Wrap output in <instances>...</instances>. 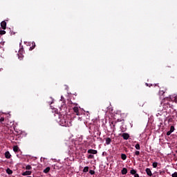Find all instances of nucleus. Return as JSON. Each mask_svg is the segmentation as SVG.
Segmentation results:
<instances>
[{
    "instance_id": "nucleus-1",
    "label": "nucleus",
    "mask_w": 177,
    "mask_h": 177,
    "mask_svg": "<svg viewBox=\"0 0 177 177\" xmlns=\"http://www.w3.org/2000/svg\"><path fill=\"white\" fill-rule=\"evenodd\" d=\"M175 97L174 95H170L169 97H167L162 100L161 105L162 106L165 110H167L168 109H171V104L169 102H174L175 100Z\"/></svg>"
},
{
    "instance_id": "nucleus-6",
    "label": "nucleus",
    "mask_w": 177,
    "mask_h": 177,
    "mask_svg": "<svg viewBox=\"0 0 177 177\" xmlns=\"http://www.w3.org/2000/svg\"><path fill=\"white\" fill-rule=\"evenodd\" d=\"M73 111L75 113L76 115H80V109H78V106L73 107Z\"/></svg>"
},
{
    "instance_id": "nucleus-33",
    "label": "nucleus",
    "mask_w": 177,
    "mask_h": 177,
    "mask_svg": "<svg viewBox=\"0 0 177 177\" xmlns=\"http://www.w3.org/2000/svg\"><path fill=\"white\" fill-rule=\"evenodd\" d=\"M134 177H139V174H136Z\"/></svg>"
},
{
    "instance_id": "nucleus-37",
    "label": "nucleus",
    "mask_w": 177,
    "mask_h": 177,
    "mask_svg": "<svg viewBox=\"0 0 177 177\" xmlns=\"http://www.w3.org/2000/svg\"><path fill=\"white\" fill-rule=\"evenodd\" d=\"M152 177H156V176H152Z\"/></svg>"
},
{
    "instance_id": "nucleus-7",
    "label": "nucleus",
    "mask_w": 177,
    "mask_h": 177,
    "mask_svg": "<svg viewBox=\"0 0 177 177\" xmlns=\"http://www.w3.org/2000/svg\"><path fill=\"white\" fill-rule=\"evenodd\" d=\"M1 27L3 30H6V21H1Z\"/></svg>"
},
{
    "instance_id": "nucleus-13",
    "label": "nucleus",
    "mask_w": 177,
    "mask_h": 177,
    "mask_svg": "<svg viewBox=\"0 0 177 177\" xmlns=\"http://www.w3.org/2000/svg\"><path fill=\"white\" fill-rule=\"evenodd\" d=\"M111 143V138H106V145H110Z\"/></svg>"
},
{
    "instance_id": "nucleus-8",
    "label": "nucleus",
    "mask_w": 177,
    "mask_h": 177,
    "mask_svg": "<svg viewBox=\"0 0 177 177\" xmlns=\"http://www.w3.org/2000/svg\"><path fill=\"white\" fill-rule=\"evenodd\" d=\"M31 174H32V171H24V173H22V175H23V176H27L28 175H31Z\"/></svg>"
},
{
    "instance_id": "nucleus-21",
    "label": "nucleus",
    "mask_w": 177,
    "mask_h": 177,
    "mask_svg": "<svg viewBox=\"0 0 177 177\" xmlns=\"http://www.w3.org/2000/svg\"><path fill=\"white\" fill-rule=\"evenodd\" d=\"M34 48H35V42H32V46L30 47V50H32V49H34Z\"/></svg>"
},
{
    "instance_id": "nucleus-16",
    "label": "nucleus",
    "mask_w": 177,
    "mask_h": 177,
    "mask_svg": "<svg viewBox=\"0 0 177 177\" xmlns=\"http://www.w3.org/2000/svg\"><path fill=\"white\" fill-rule=\"evenodd\" d=\"M13 150L15 152L19 151V147L17 145L13 147Z\"/></svg>"
},
{
    "instance_id": "nucleus-4",
    "label": "nucleus",
    "mask_w": 177,
    "mask_h": 177,
    "mask_svg": "<svg viewBox=\"0 0 177 177\" xmlns=\"http://www.w3.org/2000/svg\"><path fill=\"white\" fill-rule=\"evenodd\" d=\"M145 172L147 175H148V176H153V173H151V170L150 169V168H147L145 169Z\"/></svg>"
},
{
    "instance_id": "nucleus-18",
    "label": "nucleus",
    "mask_w": 177,
    "mask_h": 177,
    "mask_svg": "<svg viewBox=\"0 0 177 177\" xmlns=\"http://www.w3.org/2000/svg\"><path fill=\"white\" fill-rule=\"evenodd\" d=\"M135 148L136 149V150H140V145L136 144L135 145Z\"/></svg>"
},
{
    "instance_id": "nucleus-34",
    "label": "nucleus",
    "mask_w": 177,
    "mask_h": 177,
    "mask_svg": "<svg viewBox=\"0 0 177 177\" xmlns=\"http://www.w3.org/2000/svg\"><path fill=\"white\" fill-rule=\"evenodd\" d=\"M159 174H160V175H162V171H160Z\"/></svg>"
},
{
    "instance_id": "nucleus-38",
    "label": "nucleus",
    "mask_w": 177,
    "mask_h": 177,
    "mask_svg": "<svg viewBox=\"0 0 177 177\" xmlns=\"http://www.w3.org/2000/svg\"><path fill=\"white\" fill-rule=\"evenodd\" d=\"M27 177H31V176H27Z\"/></svg>"
},
{
    "instance_id": "nucleus-25",
    "label": "nucleus",
    "mask_w": 177,
    "mask_h": 177,
    "mask_svg": "<svg viewBox=\"0 0 177 177\" xmlns=\"http://www.w3.org/2000/svg\"><path fill=\"white\" fill-rule=\"evenodd\" d=\"M135 155H136V156H140V151H136Z\"/></svg>"
},
{
    "instance_id": "nucleus-9",
    "label": "nucleus",
    "mask_w": 177,
    "mask_h": 177,
    "mask_svg": "<svg viewBox=\"0 0 177 177\" xmlns=\"http://www.w3.org/2000/svg\"><path fill=\"white\" fill-rule=\"evenodd\" d=\"M122 175H127V174H128V169H127V168L124 167L122 171Z\"/></svg>"
},
{
    "instance_id": "nucleus-15",
    "label": "nucleus",
    "mask_w": 177,
    "mask_h": 177,
    "mask_svg": "<svg viewBox=\"0 0 177 177\" xmlns=\"http://www.w3.org/2000/svg\"><path fill=\"white\" fill-rule=\"evenodd\" d=\"M130 174H131V175H134V176H136V170H135V169H131V171H130Z\"/></svg>"
},
{
    "instance_id": "nucleus-5",
    "label": "nucleus",
    "mask_w": 177,
    "mask_h": 177,
    "mask_svg": "<svg viewBox=\"0 0 177 177\" xmlns=\"http://www.w3.org/2000/svg\"><path fill=\"white\" fill-rule=\"evenodd\" d=\"M87 153L88 154H97V150H95V149H88L87 151Z\"/></svg>"
},
{
    "instance_id": "nucleus-28",
    "label": "nucleus",
    "mask_w": 177,
    "mask_h": 177,
    "mask_svg": "<svg viewBox=\"0 0 177 177\" xmlns=\"http://www.w3.org/2000/svg\"><path fill=\"white\" fill-rule=\"evenodd\" d=\"M3 121H5V118L1 117V118H0V122H3Z\"/></svg>"
},
{
    "instance_id": "nucleus-3",
    "label": "nucleus",
    "mask_w": 177,
    "mask_h": 177,
    "mask_svg": "<svg viewBox=\"0 0 177 177\" xmlns=\"http://www.w3.org/2000/svg\"><path fill=\"white\" fill-rule=\"evenodd\" d=\"M122 138H123L124 140H128L129 139V135L128 133H124L122 134Z\"/></svg>"
},
{
    "instance_id": "nucleus-26",
    "label": "nucleus",
    "mask_w": 177,
    "mask_h": 177,
    "mask_svg": "<svg viewBox=\"0 0 177 177\" xmlns=\"http://www.w3.org/2000/svg\"><path fill=\"white\" fill-rule=\"evenodd\" d=\"M89 174H90L91 175H95V171H93V170H90V171H89Z\"/></svg>"
},
{
    "instance_id": "nucleus-29",
    "label": "nucleus",
    "mask_w": 177,
    "mask_h": 177,
    "mask_svg": "<svg viewBox=\"0 0 177 177\" xmlns=\"http://www.w3.org/2000/svg\"><path fill=\"white\" fill-rule=\"evenodd\" d=\"M94 158V156H93V155H92V154H90L88 156V159H92V158Z\"/></svg>"
},
{
    "instance_id": "nucleus-30",
    "label": "nucleus",
    "mask_w": 177,
    "mask_h": 177,
    "mask_svg": "<svg viewBox=\"0 0 177 177\" xmlns=\"http://www.w3.org/2000/svg\"><path fill=\"white\" fill-rule=\"evenodd\" d=\"M172 133L171 132V131L169 130V131L167 132V136H169V135H171Z\"/></svg>"
},
{
    "instance_id": "nucleus-23",
    "label": "nucleus",
    "mask_w": 177,
    "mask_h": 177,
    "mask_svg": "<svg viewBox=\"0 0 177 177\" xmlns=\"http://www.w3.org/2000/svg\"><path fill=\"white\" fill-rule=\"evenodd\" d=\"M164 93H165V91H164L163 90H160L159 95H161L162 96Z\"/></svg>"
},
{
    "instance_id": "nucleus-12",
    "label": "nucleus",
    "mask_w": 177,
    "mask_h": 177,
    "mask_svg": "<svg viewBox=\"0 0 177 177\" xmlns=\"http://www.w3.org/2000/svg\"><path fill=\"white\" fill-rule=\"evenodd\" d=\"M49 171H50V167H47L43 171V172H44V174H48V173L49 172Z\"/></svg>"
},
{
    "instance_id": "nucleus-31",
    "label": "nucleus",
    "mask_w": 177,
    "mask_h": 177,
    "mask_svg": "<svg viewBox=\"0 0 177 177\" xmlns=\"http://www.w3.org/2000/svg\"><path fill=\"white\" fill-rule=\"evenodd\" d=\"M145 85H147V86H149V88H150V86H153V84H149L147 83H146Z\"/></svg>"
},
{
    "instance_id": "nucleus-17",
    "label": "nucleus",
    "mask_w": 177,
    "mask_h": 177,
    "mask_svg": "<svg viewBox=\"0 0 177 177\" xmlns=\"http://www.w3.org/2000/svg\"><path fill=\"white\" fill-rule=\"evenodd\" d=\"M26 169H27L28 171H30V169H32V167H31V165H28L26 167Z\"/></svg>"
},
{
    "instance_id": "nucleus-22",
    "label": "nucleus",
    "mask_w": 177,
    "mask_h": 177,
    "mask_svg": "<svg viewBox=\"0 0 177 177\" xmlns=\"http://www.w3.org/2000/svg\"><path fill=\"white\" fill-rule=\"evenodd\" d=\"M6 34V31L5 30H0V35H5Z\"/></svg>"
},
{
    "instance_id": "nucleus-20",
    "label": "nucleus",
    "mask_w": 177,
    "mask_h": 177,
    "mask_svg": "<svg viewBox=\"0 0 177 177\" xmlns=\"http://www.w3.org/2000/svg\"><path fill=\"white\" fill-rule=\"evenodd\" d=\"M88 171H89L88 167H85L83 169V172H88Z\"/></svg>"
},
{
    "instance_id": "nucleus-35",
    "label": "nucleus",
    "mask_w": 177,
    "mask_h": 177,
    "mask_svg": "<svg viewBox=\"0 0 177 177\" xmlns=\"http://www.w3.org/2000/svg\"><path fill=\"white\" fill-rule=\"evenodd\" d=\"M2 70H3V69H2V68H1V69H0V71H2Z\"/></svg>"
},
{
    "instance_id": "nucleus-27",
    "label": "nucleus",
    "mask_w": 177,
    "mask_h": 177,
    "mask_svg": "<svg viewBox=\"0 0 177 177\" xmlns=\"http://www.w3.org/2000/svg\"><path fill=\"white\" fill-rule=\"evenodd\" d=\"M172 177H177V172H174V174H171Z\"/></svg>"
},
{
    "instance_id": "nucleus-10",
    "label": "nucleus",
    "mask_w": 177,
    "mask_h": 177,
    "mask_svg": "<svg viewBox=\"0 0 177 177\" xmlns=\"http://www.w3.org/2000/svg\"><path fill=\"white\" fill-rule=\"evenodd\" d=\"M5 157L6 158H10V157H12V155H10V153L9 151H6L5 153Z\"/></svg>"
},
{
    "instance_id": "nucleus-2",
    "label": "nucleus",
    "mask_w": 177,
    "mask_h": 177,
    "mask_svg": "<svg viewBox=\"0 0 177 177\" xmlns=\"http://www.w3.org/2000/svg\"><path fill=\"white\" fill-rule=\"evenodd\" d=\"M67 116H64L59 121L62 127H71V122L67 120Z\"/></svg>"
},
{
    "instance_id": "nucleus-32",
    "label": "nucleus",
    "mask_w": 177,
    "mask_h": 177,
    "mask_svg": "<svg viewBox=\"0 0 177 177\" xmlns=\"http://www.w3.org/2000/svg\"><path fill=\"white\" fill-rule=\"evenodd\" d=\"M111 124H112V125H113V128L115 127V124H114V122H111Z\"/></svg>"
},
{
    "instance_id": "nucleus-11",
    "label": "nucleus",
    "mask_w": 177,
    "mask_h": 177,
    "mask_svg": "<svg viewBox=\"0 0 177 177\" xmlns=\"http://www.w3.org/2000/svg\"><path fill=\"white\" fill-rule=\"evenodd\" d=\"M6 173L8 174V175H12L13 174V171H12V169L8 168L6 169Z\"/></svg>"
},
{
    "instance_id": "nucleus-36",
    "label": "nucleus",
    "mask_w": 177,
    "mask_h": 177,
    "mask_svg": "<svg viewBox=\"0 0 177 177\" xmlns=\"http://www.w3.org/2000/svg\"><path fill=\"white\" fill-rule=\"evenodd\" d=\"M155 86H157V84H155Z\"/></svg>"
},
{
    "instance_id": "nucleus-24",
    "label": "nucleus",
    "mask_w": 177,
    "mask_h": 177,
    "mask_svg": "<svg viewBox=\"0 0 177 177\" xmlns=\"http://www.w3.org/2000/svg\"><path fill=\"white\" fill-rule=\"evenodd\" d=\"M169 131H170L171 133L174 132V131H175V127L171 126Z\"/></svg>"
},
{
    "instance_id": "nucleus-19",
    "label": "nucleus",
    "mask_w": 177,
    "mask_h": 177,
    "mask_svg": "<svg viewBox=\"0 0 177 177\" xmlns=\"http://www.w3.org/2000/svg\"><path fill=\"white\" fill-rule=\"evenodd\" d=\"M157 165H158V163L157 162H154L152 164L153 168H156L157 167Z\"/></svg>"
},
{
    "instance_id": "nucleus-14",
    "label": "nucleus",
    "mask_w": 177,
    "mask_h": 177,
    "mask_svg": "<svg viewBox=\"0 0 177 177\" xmlns=\"http://www.w3.org/2000/svg\"><path fill=\"white\" fill-rule=\"evenodd\" d=\"M121 158H122V160H127V155H126L125 153H122V154H121Z\"/></svg>"
}]
</instances>
